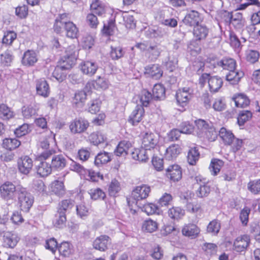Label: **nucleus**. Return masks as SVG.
<instances>
[{
    "instance_id": "obj_1",
    "label": "nucleus",
    "mask_w": 260,
    "mask_h": 260,
    "mask_svg": "<svg viewBox=\"0 0 260 260\" xmlns=\"http://www.w3.org/2000/svg\"><path fill=\"white\" fill-rule=\"evenodd\" d=\"M55 152L53 149L42 152L38 157L39 164L36 166L38 174L41 177H46L52 171V167L49 163L44 160L50 158Z\"/></svg>"
},
{
    "instance_id": "obj_2",
    "label": "nucleus",
    "mask_w": 260,
    "mask_h": 260,
    "mask_svg": "<svg viewBox=\"0 0 260 260\" xmlns=\"http://www.w3.org/2000/svg\"><path fill=\"white\" fill-rule=\"evenodd\" d=\"M18 204L21 210L24 212H28L34 203V197L26 188L21 185H18L17 195Z\"/></svg>"
},
{
    "instance_id": "obj_3",
    "label": "nucleus",
    "mask_w": 260,
    "mask_h": 260,
    "mask_svg": "<svg viewBox=\"0 0 260 260\" xmlns=\"http://www.w3.org/2000/svg\"><path fill=\"white\" fill-rule=\"evenodd\" d=\"M18 185L16 186L11 181H6L0 186V194L5 201L15 200L17 195Z\"/></svg>"
},
{
    "instance_id": "obj_4",
    "label": "nucleus",
    "mask_w": 260,
    "mask_h": 260,
    "mask_svg": "<svg viewBox=\"0 0 260 260\" xmlns=\"http://www.w3.org/2000/svg\"><path fill=\"white\" fill-rule=\"evenodd\" d=\"M77 52L74 45L69 46L66 50L65 55L61 58L60 61L63 63L62 68L71 69L75 64L77 58Z\"/></svg>"
},
{
    "instance_id": "obj_5",
    "label": "nucleus",
    "mask_w": 260,
    "mask_h": 260,
    "mask_svg": "<svg viewBox=\"0 0 260 260\" xmlns=\"http://www.w3.org/2000/svg\"><path fill=\"white\" fill-rule=\"evenodd\" d=\"M208 81L210 90L211 92H217L222 86V79L217 76H210L208 74H203L200 78V83L203 84Z\"/></svg>"
},
{
    "instance_id": "obj_6",
    "label": "nucleus",
    "mask_w": 260,
    "mask_h": 260,
    "mask_svg": "<svg viewBox=\"0 0 260 260\" xmlns=\"http://www.w3.org/2000/svg\"><path fill=\"white\" fill-rule=\"evenodd\" d=\"M203 21V17L201 13L196 10L187 11L182 22L184 25L190 27H194Z\"/></svg>"
},
{
    "instance_id": "obj_7",
    "label": "nucleus",
    "mask_w": 260,
    "mask_h": 260,
    "mask_svg": "<svg viewBox=\"0 0 260 260\" xmlns=\"http://www.w3.org/2000/svg\"><path fill=\"white\" fill-rule=\"evenodd\" d=\"M208 60L214 68L220 67L228 71H231L236 68V60L230 57H223L221 60H218L216 58H209Z\"/></svg>"
},
{
    "instance_id": "obj_8",
    "label": "nucleus",
    "mask_w": 260,
    "mask_h": 260,
    "mask_svg": "<svg viewBox=\"0 0 260 260\" xmlns=\"http://www.w3.org/2000/svg\"><path fill=\"white\" fill-rule=\"evenodd\" d=\"M89 125V123L87 120L80 117L71 121L69 128L71 132L74 134H82L86 131Z\"/></svg>"
},
{
    "instance_id": "obj_9",
    "label": "nucleus",
    "mask_w": 260,
    "mask_h": 260,
    "mask_svg": "<svg viewBox=\"0 0 260 260\" xmlns=\"http://www.w3.org/2000/svg\"><path fill=\"white\" fill-rule=\"evenodd\" d=\"M250 243V238L247 235L237 237L234 241V249L238 252H245Z\"/></svg>"
},
{
    "instance_id": "obj_10",
    "label": "nucleus",
    "mask_w": 260,
    "mask_h": 260,
    "mask_svg": "<svg viewBox=\"0 0 260 260\" xmlns=\"http://www.w3.org/2000/svg\"><path fill=\"white\" fill-rule=\"evenodd\" d=\"M158 142L157 136L153 133L147 132L143 136L142 140V147L151 150L153 149Z\"/></svg>"
},
{
    "instance_id": "obj_11",
    "label": "nucleus",
    "mask_w": 260,
    "mask_h": 260,
    "mask_svg": "<svg viewBox=\"0 0 260 260\" xmlns=\"http://www.w3.org/2000/svg\"><path fill=\"white\" fill-rule=\"evenodd\" d=\"M150 191L149 186L143 184L137 186L132 191L131 197L135 200L136 203L138 201L143 200L148 197Z\"/></svg>"
},
{
    "instance_id": "obj_12",
    "label": "nucleus",
    "mask_w": 260,
    "mask_h": 260,
    "mask_svg": "<svg viewBox=\"0 0 260 260\" xmlns=\"http://www.w3.org/2000/svg\"><path fill=\"white\" fill-rule=\"evenodd\" d=\"M111 243L110 238L107 235H101L97 237L93 242L94 249L101 251H106Z\"/></svg>"
},
{
    "instance_id": "obj_13",
    "label": "nucleus",
    "mask_w": 260,
    "mask_h": 260,
    "mask_svg": "<svg viewBox=\"0 0 260 260\" xmlns=\"http://www.w3.org/2000/svg\"><path fill=\"white\" fill-rule=\"evenodd\" d=\"M134 159L141 162H145L148 159L149 155H152L151 150H148L142 147L141 149H135L131 153Z\"/></svg>"
},
{
    "instance_id": "obj_14",
    "label": "nucleus",
    "mask_w": 260,
    "mask_h": 260,
    "mask_svg": "<svg viewBox=\"0 0 260 260\" xmlns=\"http://www.w3.org/2000/svg\"><path fill=\"white\" fill-rule=\"evenodd\" d=\"M166 176L172 181H179L182 178L180 167L177 165L170 166L166 170Z\"/></svg>"
},
{
    "instance_id": "obj_15",
    "label": "nucleus",
    "mask_w": 260,
    "mask_h": 260,
    "mask_svg": "<svg viewBox=\"0 0 260 260\" xmlns=\"http://www.w3.org/2000/svg\"><path fill=\"white\" fill-rule=\"evenodd\" d=\"M144 113L145 111L143 107L137 105L129 116V122L133 125H137L142 120Z\"/></svg>"
},
{
    "instance_id": "obj_16",
    "label": "nucleus",
    "mask_w": 260,
    "mask_h": 260,
    "mask_svg": "<svg viewBox=\"0 0 260 260\" xmlns=\"http://www.w3.org/2000/svg\"><path fill=\"white\" fill-rule=\"evenodd\" d=\"M191 90L189 88L184 87L179 89L176 94L177 102L182 106L185 105L191 97Z\"/></svg>"
},
{
    "instance_id": "obj_17",
    "label": "nucleus",
    "mask_w": 260,
    "mask_h": 260,
    "mask_svg": "<svg viewBox=\"0 0 260 260\" xmlns=\"http://www.w3.org/2000/svg\"><path fill=\"white\" fill-rule=\"evenodd\" d=\"M145 73L148 76L157 80L162 76L163 72L158 64H154L147 66Z\"/></svg>"
},
{
    "instance_id": "obj_18",
    "label": "nucleus",
    "mask_w": 260,
    "mask_h": 260,
    "mask_svg": "<svg viewBox=\"0 0 260 260\" xmlns=\"http://www.w3.org/2000/svg\"><path fill=\"white\" fill-rule=\"evenodd\" d=\"M38 61L36 52L34 50H28L25 51L22 58V63L25 66H34Z\"/></svg>"
},
{
    "instance_id": "obj_19",
    "label": "nucleus",
    "mask_w": 260,
    "mask_h": 260,
    "mask_svg": "<svg viewBox=\"0 0 260 260\" xmlns=\"http://www.w3.org/2000/svg\"><path fill=\"white\" fill-rule=\"evenodd\" d=\"M19 240L17 235L7 232L3 235V245L5 247L13 248Z\"/></svg>"
},
{
    "instance_id": "obj_20",
    "label": "nucleus",
    "mask_w": 260,
    "mask_h": 260,
    "mask_svg": "<svg viewBox=\"0 0 260 260\" xmlns=\"http://www.w3.org/2000/svg\"><path fill=\"white\" fill-rule=\"evenodd\" d=\"M18 169L20 172L27 174L31 170L33 164L32 159L25 156L21 157L18 161Z\"/></svg>"
},
{
    "instance_id": "obj_21",
    "label": "nucleus",
    "mask_w": 260,
    "mask_h": 260,
    "mask_svg": "<svg viewBox=\"0 0 260 260\" xmlns=\"http://www.w3.org/2000/svg\"><path fill=\"white\" fill-rule=\"evenodd\" d=\"M37 93L44 98H47L50 93L49 86L47 81L44 79H40L36 81Z\"/></svg>"
},
{
    "instance_id": "obj_22",
    "label": "nucleus",
    "mask_w": 260,
    "mask_h": 260,
    "mask_svg": "<svg viewBox=\"0 0 260 260\" xmlns=\"http://www.w3.org/2000/svg\"><path fill=\"white\" fill-rule=\"evenodd\" d=\"M69 15L67 13L60 14L56 18L54 24V30L57 34H61L63 32V25L68 22L69 20Z\"/></svg>"
},
{
    "instance_id": "obj_23",
    "label": "nucleus",
    "mask_w": 260,
    "mask_h": 260,
    "mask_svg": "<svg viewBox=\"0 0 260 260\" xmlns=\"http://www.w3.org/2000/svg\"><path fill=\"white\" fill-rule=\"evenodd\" d=\"M244 75L243 71L237 70L236 68L235 69L229 71L226 75L225 79L231 84L235 85L239 83Z\"/></svg>"
},
{
    "instance_id": "obj_24",
    "label": "nucleus",
    "mask_w": 260,
    "mask_h": 260,
    "mask_svg": "<svg viewBox=\"0 0 260 260\" xmlns=\"http://www.w3.org/2000/svg\"><path fill=\"white\" fill-rule=\"evenodd\" d=\"M52 157L51 166L52 169L60 170L63 169L67 165V159L62 154L54 155Z\"/></svg>"
},
{
    "instance_id": "obj_25",
    "label": "nucleus",
    "mask_w": 260,
    "mask_h": 260,
    "mask_svg": "<svg viewBox=\"0 0 260 260\" xmlns=\"http://www.w3.org/2000/svg\"><path fill=\"white\" fill-rule=\"evenodd\" d=\"M209 33V28L205 25H200L194 27L193 35L196 40L206 39Z\"/></svg>"
},
{
    "instance_id": "obj_26",
    "label": "nucleus",
    "mask_w": 260,
    "mask_h": 260,
    "mask_svg": "<svg viewBox=\"0 0 260 260\" xmlns=\"http://www.w3.org/2000/svg\"><path fill=\"white\" fill-rule=\"evenodd\" d=\"M200 232V229L194 224H188L185 225L182 230V234L191 239L196 238Z\"/></svg>"
},
{
    "instance_id": "obj_27",
    "label": "nucleus",
    "mask_w": 260,
    "mask_h": 260,
    "mask_svg": "<svg viewBox=\"0 0 260 260\" xmlns=\"http://www.w3.org/2000/svg\"><path fill=\"white\" fill-rule=\"evenodd\" d=\"M235 102L236 107L244 108L247 107L250 104V100L248 96L244 93H238L235 94L232 98Z\"/></svg>"
},
{
    "instance_id": "obj_28",
    "label": "nucleus",
    "mask_w": 260,
    "mask_h": 260,
    "mask_svg": "<svg viewBox=\"0 0 260 260\" xmlns=\"http://www.w3.org/2000/svg\"><path fill=\"white\" fill-rule=\"evenodd\" d=\"M98 65L93 62L87 61L81 64V70L82 73L89 76H93L96 72Z\"/></svg>"
},
{
    "instance_id": "obj_29",
    "label": "nucleus",
    "mask_w": 260,
    "mask_h": 260,
    "mask_svg": "<svg viewBox=\"0 0 260 260\" xmlns=\"http://www.w3.org/2000/svg\"><path fill=\"white\" fill-rule=\"evenodd\" d=\"M132 143L126 140L120 142L114 151L117 156H125L128 153V150L132 147Z\"/></svg>"
},
{
    "instance_id": "obj_30",
    "label": "nucleus",
    "mask_w": 260,
    "mask_h": 260,
    "mask_svg": "<svg viewBox=\"0 0 260 260\" xmlns=\"http://www.w3.org/2000/svg\"><path fill=\"white\" fill-rule=\"evenodd\" d=\"M65 30L66 36L72 39L77 38L78 35V29L76 25L72 22L68 21V22L63 25V31Z\"/></svg>"
},
{
    "instance_id": "obj_31",
    "label": "nucleus",
    "mask_w": 260,
    "mask_h": 260,
    "mask_svg": "<svg viewBox=\"0 0 260 260\" xmlns=\"http://www.w3.org/2000/svg\"><path fill=\"white\" fill-rule=\"evenodd\" d=\"M87 94L84 90H78L74 95L73 104L77 107H82L86 100Z\"/></svg>"
},
{
    "instance_id": "obj_32",
    "label": "nucleus",
    "mask_w": 260,
    "mask_h": 260,
    "mask_svg": "<svg viewBox=\"0 0 260 260\" xmlns=\"http://www.w3.org/2000/svg\"><path fill=\"white\" fill-rule=\"evenodd\" d=\"M180 151L181 148L178 145H172L166 149L165 157L168 160L174 159L177 157Z\"/></svg>"
},
{
    "instance_id": "obj_33",
    "label": "nucleus",
    "mask_w": 260,
    "mask_h": 260,
    "mask_svg": "<svg viewBox=\"0 0 260 260\" xmlns=\"http://www.w3.org/2000/svg\"><path fill=\"white\" fill-rule=\"evenodd\" d=\"M219 135L223 141L224 144L227 145H231L232 140L235 138L233 134L224 127L220 128L219 131Z\"/></svg>"
},
{
    "instance_id": "obj_34",
    "label": "nucleus",
    "mask_w": 260,
    "mask_h": 260,
    "mask_svg": "<svg viewBox=\"0 0 260 260\" xmlns=\"http://www.w3.org/2000/svg\"><path fill=\"white\" fill-rule=\"evenodd\" d=\"M111 160V154L106 152L99 153L95 157L94 165L100 167L105 164Z\"/></svg>"
},
{
    "instance_id": "obj_35",
    "label": "nucleus",
    "mask_w": 260,
    "mask_h": 260,
    "mask_svg": "<svg viewBox=\"0 0 260 260\" xmlns=\"http://www.w3.org/2000/svg\"><path fill=\"white\" fill-rule=\"evenodd\" d=\"M66 221V214L57 210L53 220L54 226L58 228H62L65 226Z\"/></svg>"
},
{
    "instance_id": "obj_36",
    "label": "nucleus",
    "mask_w": 260,
    "mask_h": 260,
    "mask_svg": "<svg viewBox=\"0 0 260 260\" xmlns=\"http://www.w3.org/2000/svg\"><path fill=\"white\" fill-rule=\"evenodd\" d=\"M91 13L101 16L105 13V7L100 1L96 0L90 5Z\"/></svg>"
},
{
    "instance_id": "obj_37",
    "label": "nucleus",
    "mask_w": 260,
    "mask_h": 260,
    "mask_svg": "<svg viewBox=\"0 0 260 260\" xmlns=\"http://www.w3.org/2000/svg\"><path fill=\"white\" fill-rule=\"evenodd\" d=\"M138 98L141 104L140 106H141L142 107H147L152 99V95L148 91L143 90L141 91Z\"/></svg>"
},
{
    "instance_id": "obj_38",
    "label": "nucleus",
    "mask_w": 260,
    "mask_h": 260,
    "mask_svg": "<svg viewBox=\"0 0 260 260\" xmlns=\"http://www.w3.org/2000/svg\"><path fill=\"white\" fill-rule=\"evenodd\" d=\"M153 96L155 99L161 100L165 98L166 90L162 85L156 84L153 88Z\"/></svg>"
},
{
    "instance_id": "obj_39",
    "label": "nucleus",
    "mask_w": 260,
    "mask_h": 260,
    "mask_svg": "<svg viewBox=\"0 0 260 260\" xmlns=\"http://www.w3.org/2000/svg\"><path fill=\"white\" fill-rule=\"evenodd\" d=\"M51 191L58 196H61L65 193L63 183L61 181L56 180L51 186Z\"/></svg>"
},
{
    "instance_id": "obj_40",
    "label": "nucleus",
    "mask_w": 260,
    "mask_h": 260,
    "mask_svg": "<svg viewBox=\"0 0 260 260\" xmlns=\"http://www.w3.org/2000/svg\"><path fill=\"white\" fill-rule=\"evenodd\" d=\"M184 210L178 207H173L168 210L169 216L175 220L181 218L184 215Z\"/></svg>"
},
{
    "instance_id": "obj_41",
    "label": "nucleus",
    "mask_w": 260,
    "mask_h": 260,
    "mask_svg": "<svg viewBox=\"0 0 260 260\" xmlns=\"http://www.w3.org/2000/svg\"><path fill=\"white\" fill-rule=\"evenodd\" d=\"M20 142L16 139L6 138L3 140V147L10 150H14L20 145Z\"/></svg>"
},
{
    "instance_id": "obj_42",
    "label": "nucleus",
    "mask_w": 260,
    "mask_h": 260,
    "mask_svg": "<svg viewBox=\"0 0 260 260\" xmlns=\"http://www.w3.org/2000/svg\"><path fill=\"white\" fill-rule=\"evenodd\" d=\"M211 191V184L208 182L204 184H200V187L196 191V194L199 198L207 197Z\"/></svg>"
},
{
    "instance_id": "obj_43",
    "label": "nucleus",
    "mask_w": 260,
    "mask_h": 260,
    "mask_svg": "<svg viewBox=\"0 0 260 260\" xmlns=\"http://www.w3.org/2000/svg\"><path fill=\"white\" fill-rule=\"evenodd\" d=\"M62 65L63 63L60 61V65L58 66L55 69L52 74L53 77H54L59 82L63 81L66 77V75L64 72H63V71L69 69L62 68L61 66Z\"/></svg>"
},
{
    "instance_id": "obj_44",
    "label": "nucleus",
    "mask_w": 260,
    "mask_h": 260,
    "mask_svg": "<svg viewBox=\"0 0 260 260\" xmlns=\"http://www.w3.org/2000/svg\"><path fill=\"white\" fill-rule=\"evenodd\" d=\"M157 228L158 223L150 218L145 220L142 225L143 230L149 233L155 231Z\"/></svg>"
},
{
    "instance_id": "obj_45",
    "label": "nucleus",
    "mask_w": 260,
    "mask_h": 260,
    "mask_svg": "<svg viewBox=\"0 0 260 260\" xmlns=\"http://www.w3.org/2000/svg\"><path fill=\"white\" fill-rule=\"evenodd\" d=\"M200 157L198 150L194 147L189 149L187 155V161L191 165H195Z\"/></svg>"
},
{
    "instance_id": "obj_46",
    "label": "nucleus",
    "mask_w": 260,
    "mask_h": 260,
    "mask_svg": "<svg viewBox=\"0 0 260 260\" xmlns=\"http://www.w3.org/2000/svg\"><path fill=\"white\" fill-rule=\"evenodd\" d=\"M73 206V201L71 199L64 200L59 203L57 210L66 214V212L72 209Z\"/></svg>"
},
{
    "instance_id": "obj_47",
    "label": "nucleus",
    "mask_w": 260,
    "mask_h": 260,
    "mask_svg": "<svg viewBox=\"0 0 260 260\" xmlns=\"http://www.w3.org/2000/svg\"><path fill=\"white\" fill-rule=\"evenodd\" d=\"M259 57V53L256 50L248 49L245 52L246 60L251 63H254L257 62Z\"/></svg>"
},
{
    "instance_id": "obj_48",
    "label": "nucleus",
    "mask_w": 260,
    "mask_h": 260,
    "mask_svg": "<svg viewBox=\"0 0 260 260\" xmlns=\"http://www.w3.org/2000/svg\"><path fill=\"white\" fill-rule=\"evenodd\" d=\"M223 165V162L221 160L213 159L212 160L209 169L211 174L215 176L220 170L221 167Z\"/></svg>"
},
{
    "instance_id": "obj_49",
    "label": "nucleus",
    "mask_w": 260,
    "mask_h": 260,
    "mask_svg": "<svg viewBox=\"0 0 260 260\" xmlns=\"http://www.w3.org/2000/svg\"><path fill=\"white\" fill-rule=\"evenodd\" d=\"M195 123L198 129L197 134L200 137L203 136L204 132L209 128L211 123H208L206 121L202 119L196 120Z\"/></svg>"
},
{
    "instance_id": "obj_50",
    "label": "nucleus",
    "mask_w": 260,
    "mask_h": 260,
    "mask_svg": "<svg viewBox=\"0 0 260 260\" xmlns=\"http://www.w3.org/2000/svg\"><path fill=\"white\" fill-rule=\"evenodd\" d=\"M89 140L94 145L104 142L106 137L101 132H95L92 133L89 136Z\"/></svg>"
},
{
    "instance_id": "obj_51",
    "label": "nucleus",
    "mask_w": 260,
    "mask_h": 260,
    "mask_svg": "<svg viewBox=\"0 0 260 260\" xmlns=\"http://www.w3.org/2000/svg\"><path fill=\"white\" fill-rule=\"evenodd\" d=\"M217 137V132L216 131L212 123H210V126L204 132L202 137L208 139L210 141H214Z\"/></svg>"
},
{
    "instance_id": "obj_52",
    "label": "nucleus",
    "mask_w": 260,
    "mask_h": 260,
    "mask_svg": "<svg viewBox=\"0 0 260 260\" xmlns=\"http://www.w3.org/2000/svg\"><path fill=\"white\" fill-rule=\"evenodd\" d=\"M161 52L160 49L156 45L151 46L148 48V51L147 52L148 57L151 60H156L159 56Z\"/></svg>"
},
{
    "instance_id": "obj_53",
    "label": "nucleus",
    "mask_w": 260,
    "mask_h": 260,
    "mask_svg": "<svg viewBox=\"0 0 260 260\" xmlns=\"http://www.w3.org/2000/svg\"><path fill=\"white\" fill-rule=\"evenodd\" d=\"M88 193L91 199L93 200H104L106 197L105 193L99 188L89 189Z\"/></svg>"
},
{
    "instance_id": "obj_54",
    "label": "nucleus",
    "mask_w": 260,
    "mask_h": 260,
    "mask_svg": "<svg viewBox=\"0 0 260 260\" xmlns=\"http://www.w3.org/2000/svg\"><path fill=\"white\" fill-rule=\"evenodd\" d=\"M13 116V112L5 104L0 105V118L4 120H7Z\"/></svg>"
},
{
    "instance_id": "obj_55",
    "label": "nucleus",
    "mask_w": 260,
    "mask_h": 260,
    "mask_svg": "<svg viewBox=\"0 0 260 260\" xmlns=\"http://www.w3.org/2000/svg\"><path fill=\"white\" fill-rule=\"evenodd\" d=\"M177 63L178 59L176 55L172 54L169 55L167 60L165 62V65L168 70L172 72L176 68Z\"/></svg>"
},
{
    "instance_id": "obj_56",
    "label": "nucleus",
    "mask_w": 260,
    "mask_h": 260,
    "mask_svg": "<svg viewBox=\"0 0 260 260\" xmlns=\"http://www.w3.org/2000/svg\"><path fill=\"white\" fill-rule=\"evenodd\" d=\"M220 229V223L216 220L211 221L208 225L207 231L213 235L217 234Z\"/></svg>"
},
{
    "instance_id": "obj_57",
    "label": "nucleus",
    "mask_w": 260,
    "mask_h": 260,
    "mask_svg": "<svg viewBox=\"0 0 260 260\" xmlns=\"http://www.w3.org/2000/svg\"><path fill=\"white\" fill-rule=\"evenodd\" d=\"M16 38L17 34L14 31H7L4 33L2 42L6 45H11Z\"/></svg>"
},
{
    "instance_id": "obj_58",
    "label": "nucleus",
    "mask_w": 260,
    "mask_h": 260,
    "mask_svg": "<svg viewBox=\"0 0 260 260\" xmlns=\"http://www.w3.org/2000/svg\"><path fill=\"white\" fill-rule=\"evenodd\" d=\"M58 250L59 253L64 257L69 256L72 251L70 244L67 242H62L58 247Z\"/></svg>"
},
{
    "instance_id": "obj_59",
    "label": "nucleus",
    "mask_w": 260,
    "mask_h": 260,
    "mask_svg": "<svg viewBox=\"0 0 260 260\" xmlns=\"http://www.w3.org/2000/svg\"><path fill=\"white\" fill-rule=\"evenodd\" d=\"M13 60V56L9 51L2 53L0 56L1 63L3 66H9Z\"/></svg>"
},
{
    "instance_id": "obj_60",
    "label": "nucleus",
    "mask_w": 260,
    "mask_h": 260,
    "mask_svg": "<svg viewBox=\"0 0 260 260\" xmlns=\"http://www.w3.org/2000/svg\"><path fill=\"white\" fill-rule=\"evenodd\" d=\"M252 117V113L250 111H243L240 113L238 117V122L240 125H243L245 122L249 120Z\"/></svg>"
},
{
    "instance_id": "obj_61",
    "label": "nucleus",
    "mask_w": 260,
    "mask_h": 260,
    "mask_svg": "<svg viewBox=\"0 0 260 260\" xmlns=\"http://www.w3.org/2000/svg\"><path fill=\"white\" fill-rule=\"evenodd\" d=\"M36 113V109L31 105L27 107L24 106L22 108V114L25 119H29L31 117L35 116Z\"/></svg>"
},
{
    "instance_id": "obj_62",
    "label": "nucleus",
    "mask_w": 260,
    "mask_h": 260,
    "mask_svg": "<svg viewBox=\"0 0 260 260\" xmlns=\"http://www.w3.org/2000/svg\"><path fill=\"white\" fill-rule=\"evenodd\" d=\"M81 42L84 49H89L94 45V40L92 36L86 35L82 38Z\"/></svg>"
},
{
    "instance_id": "obj_63",
    "label": "nucleus",
    "mask_w": 260,
    "mask_h": 260,
    "mask_svg": "<svg viewBox=\"0 0 260 260\" xmlns=\"http://www.w3.org/2000/svg\"><path fill=\"white\" fill-rule=\"evenodd\" d=\"M248 189L254 194H260V179L250 181L248 184Z\"/></svg>"
},
{
    "instance_id": "obj_64",
    "label": "nucleus",
    "mask_w": 260,
    "mask_h": 260,
    "mask_svg": "<svg viewBox=\"0 0 260 260\" xmlns=\"http://www.w3.org/2000/svg\"><path fill=\"white\" fill-rule=\"evenodd\" d=\"M124 52L123 51L122 48L120 47H111V51L110 55L112 59L117 60L122 57L124 55Z\"/></svg>"
}]
</instances>
